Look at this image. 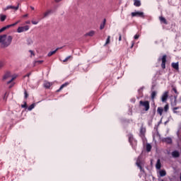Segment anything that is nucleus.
<instances>
[{
    "label": "nucleus",
    "instance_id": "nucleus-1",
    "mask_svg": "<svg viewBox=\"0 0 181 181\" xmlns=\"http://www.w3.org/2000/svg\"><path fill=\"white\" fill-rule=\"evenodd\" d=\"M6 36V34L0 35V43H1L3 47H8V46H10L12 43V39H13L11 35L8 36L7 38Z\"/></svg>",
    "mask_w": 181,
    "mask_h": 181
},
{
    "label": "nucleus",
    "instance_id": "nucleus-2",
    "mask_svg": "<svg viewBox=\"0 0 181 181\" xmlns=\"http://www.w3.org/2000/svg\"><path fill=\"white\" fill-rule=\"evenodd\" d=\"M168 56L166 54L163 55L162 57V58H158V62H162L161 63V68L163 69V70H165V69H166V59H167Z\"/></svg>",
    "mask_w": 181,
    "mask_h": 181
},
{
    "label": "nucleus",
    "instance_id": "nucleus-3",
    "mask_svg": "<svg viewBox=\"0 0 181 181\" xmlns=\"http://www.w3.org/2000/svg\"><path fill=\"white\" fill-rule=\"evenodd\" d=\"M139 105H141L142 107H144L145 111H149V108H151V106L149 105V101L146 100H140L139 101Z\"/></svg>",
    "mask_w": 181,
    "mask_h": 181
},
{
    "label": "nucleus",
    "instance_id": "nucleus-4",
    "mask_svg": "<svg viewBox=\"0 0 181 181\" xmlns=\"http://www.w3.org/2000/svg\"><path fill=\"white\" fill-rule=\"evenodd\" d=\"M127 137L129 138V142L130 145H132L133 147L136 146V140H135L134 138V135L132 134H129Z\"/></svg>",
    "mask_w": 181,
    "mask_h": 181
},
{
    "label": "nucleus",
    "instance_id": "nucleus-5",
    "mask_svg": "<svg viewBox=\"0 0 181 181\" xmlns=\"http://www.w3.org/2000/svg\"><path fill=\"white\" fill-rule=\"evenodd\" d=\"M28 29H29V25L18 27L17 29V32L18 33H22L23 32H28Z\"/></svg>",
    "mask_w": 181,
    "mask_h": 181
},
{
    "label": "nucleus",
    "instance_id": "nucleus-6",
    "mask_svg": "<svg viewBox=\"0 0 181 181\" xmlns=\"http://www.w3.org/2000/svg\"><path fill=\"white\" fill-rule=\"evenodd\" d=\"M20 22H21V21H18L17 22H16L13 24L8 25H6V26L3 27L1 29L3 30V32H5V30H6V29H9V28L16 26V25H18V23H19Z\"/></svg>",
    "mask_w": 181,
    "mask_h": 181
},
{
    "label": "nucleus",
    "instance_id": "nucleus-7",
    "mask_svg": "<svg viewBox=\"0 0 181 181\" xmlns=\"http://www.w3.org/2000/svg\"><path fill=\"white\" fill-rule=\"evenodd\" d=\"M132 18L135 16H139V18H144V12H141V11L132 12Z\"/></svg>",
    "mask_w": 181,
    "mask_h": 181
},
{
    "label": "nucleus",
    "instance_id": "nucleus-8",
    "mask_svg": "<svg viewBox=\"0 0 181 181\" xmlns=\"http://www.w3.org/2000/svg\"><path fill=\"white\" fill-rule=\"evenodd\" d=\"M8 9H14L15 11H18L19 9V4L17 6H7L6 8H4V11H8Z\"/></svg>",
    "mask_w": 181,
    "mask_h": 181
},
{
    "label": "nucleus",
    "instance_id": "nucleus-9",
    "mask_svg": "<svg viewBox=\"0 0 181 181\" xmlns=\"http://www.w3.org/2000/svg\"><path fill=\"white\" fill-rule=\"evenodd\" d=\"M53 10H47L45 13H44L43 16L42 17V19H45V18H47L49 15L53 13Z\"/></svg>",
    "mask_w": 181,
    "mask_h": 181
},
{
    "label": "nucleus",
    "instance_id": "nucleus-10",
    "mask_svg": "<svg viewBox=\"0 0 181 181\" xmlns=\"http://www.w3.org/2000/svg\"><path fill=\"white\" fill-rule=\"evenodd\" d=\"M12 76V74H11V71H6L4 76H3V80H6L8 78H9V77Z\"/></svg>",
    "mask_w": 181,
    "mask_h": 181
},
{
    "label": "nucleus",
    "instance_id": "nucleus-11",
    "mask_svg": "<svg viewBox=\"0 0 181 181\" xmlns=\"http://www.w3.org/2000/svg\"><path fill=\"white\" fill-rule=\"evenodd\" d=\"M43 86L45 87V88H50V87H52V83L47 81H45L43 83Z\"/></svg>",
    "mask_w": 181,
    "mask_h": 181
},
{
    "label": "nucleus",
    "instance_id": "nucleus-12",
    "mask_svg": "<svg viewBox=\"0 0 181 181\" xmlns=\"http://www.w3.org/2000/svg\"><path fill=\"white\" fill-rule=\"evenodd\" d=\"M141 158L139 157L136 160V166H138V168H139L140 170H142L143 168H142V165H141Z\"/></svg>",
    "mask_w": 181,
    "mask_h": 181
},
{
    "label": "nucleus",
    "instance_id": "nucleus-13",
    "mask_svg": "<svg viewBox=\"0 0 181 181\" xmlns=\"http://www.w3.org/2000/svg\"><path fill=\"white\" fill-rule=\"evenodd\" d=\"M171 66L173 69H175V70H177V71H179V62H177V63L173 62L171 64Z\"/></svg>",
    "mask_w": 181,
    "mask_h": 181
},
{
    "label": "nucleus",
    "instance_id": "nucleus-14",
    "mask_svg": "<svg viewBox=\"0 0 181 181\" xmlns=\"http://www.w3.org/2000/svg\"><path fill=\"white\" fill-rule=\"evenodd\" d=\"M171 155L173 158H179V156H180V153L177 151H174L172 152Z\"/></svg>",
    "mask_w": 181,
    "mask_h": 181
},
{
    "label": "nucleus",
    "instance_id": "nucleus-15",
    "mask_svg": "<svg viewBox=\"0 0 181 181\" xmlns=\"http://www.w3.org/2000/svg\"><path fill=\"white\" fill-rule=\"evenodd\" d=\"M69 82H66L65 83H63L60 88L57 90V93L62 91V89L64 88V87H67V86H69Z\"/></svg>",
    "mask_w": 181,
    "mask_h": 181
},
{
    "label": "nucleus",
    "instance_id": "nucleus-16",
    "mask_svg": "<svg viewBox=\"0 0 181 181\" xmlns=\"http://www.w3.org/2000/svg\"><path fill=\"white\" fill-rule=\"evenodd\" d=\"M59 49H62V47L61 48L58 47L55 50L49 52L47 54L48 57L53 56V54H56V53L57 52V50H59Z\"/></svg>",
    "mask_w": 181,
    "mask_h": 181
},
{
    "label": "nucleus",
    "instance_id": "nucleus-17",
    "mask_svg": "<svg viewBox=\"0 0 181 181\" xmlns=\"http://www.w3.org/2000/svg\"><path fill=\"white\" fill-rule=\"evenodd\" d=\"M146 132V129L145 127H144V126H141V129H140V135L144 136V135H145Z\"/></svg>",
    "mask_w": 181,
    "mask_h": 181
},
{
    "label": "nucleus",
    "instance_id": "nucleus-18",
    "mask_svg": "<svg viewBox=\"0 0 181 181\" xmlns=\"http://www.w3.org/2000/svg\"><path fill=\"white\" fill-rule=\"evenodd\" d=\"M159 20L161 22V23H164V25H168V21H166V18H165L164 17H159Z\"/></svg>",
    "mask_w": 181,
    "mask_h": 181
},
{
    "label": "nucleus",
    "instance_id": "nucleus-19",
    "mask_svg": "<svg viewBox=\"0 0 181 181\" xmlns=\"http://www.w3.org/2000/svg\"><path fill=\"white\" fill-rule=\"evenodd\" d=\"M168 100V92H165L162 96V102L165 103Z\"/></svg>",
    "mask_w": 181,
    "mask_h": 181
},
{
    "label": "nucleus",
    "instance_id": "nucleus-20",
    "mask_svg": "<svg viewBox=\"0 0 181 181\" xmlns=\"http://www.w3.org/2000/svg\"><path fill=\"white\" fill-rule=\"evenodd\" d=\"M156 169H160V168H162V164L160 163V159H158V160H157V163H156Z\"/></svg>",
    "mask_w": 181,
    "mask_h": 181
},
{
    "label": "nucleus",
    "instance_id": "nucleus-21",
    "mask_svg": "<svg viewBox=\"0 0 181 181\" xmlns=\"http://www.w3.org/2000/svg\"><path fill=\"white\" fill-rule=\"evenodd\" d=\"M134 6H137V7L141 6V1L140 0H134Z\"/></svg>",
    "mask_w": 181,
    "mask_h": 181
},
{
    "label": "nucleus",
    "instance_id": "nucleus-22",
    "mask_svg": "<svg viewBox=\"0 0 181 181\" xmlns=\"http://www.w3.org/2000/svg\"><path fill=\"white\" fill-rule=\"evenodd\" d=\"M94 35H95V31L91 30V31L87 33L85 35V36L93 37V36H94Z\"/></svg>",
    "mask_w": 181,
    "mask_h": 181
},
{
    "label": "nucleus",
    "instance_id": "nucleus-23",
    "mask_svg": "<svg viewBox=\"0 0 181 181\" xmlns=\"http://www.w3.org/2000/svg\"><path fill=\"white\" fill-rule=\"evenodd\" d=\"M110 42H111V36L109 35V36H107L106 42L103 46L105 47V46H107V45H110Z\"/></svg>",
    "mask_w": 181,
    "mask_h": 181
},
{
    "label": "nucleus",
    "instance_id": "nucleus-24",
    "mask_svg": "<svg viewBox=\"0 0 181 181\" xmlns=\"http://www.w3.org/2000/svg\"><path fill=\"white\" fill-rule=\"evenodd\" d=\"M106 22H107V20L105 18L103 20V23L100 24V30H103V29H104V28H105V23Z\"/></svg>",
    "mask_w": 181,
    "mask_h": 181
},
{
    "label": "nucleus",
    "instance_id": "nucleus-25",
    "mask_svg": "<svg viewBox=\"0 0 181 181\" xmlns=\"http://www.w3.org/2000/svg\"><path fill=\"white\" fill-rule=\"evenodd\" d=\"M157 112L159 114V115H162V114H163V108L161 107H158Z\"/></svg>",
    "mask_w": 181,
    "mask_h": 181
},
{
    "label": "nucleus",
    "instance_id": "nucleus-26",
    "mask_svg": "<svg viewBox=\"0 0 181 181\" xmlns=\"http://www.w3.org/2000/svg\"><path fill=\"white\" fill-rule=\"evenodd\" d=\"M146 149L147 152H151V151L152 149V146L149 144H147L146 146Z\"/></svg>",
    "mask_w": 181,
    "mask_h": 181
},
{
    "label": "nucleus",
    "instance_id": "nucleus-27",
    "mask_svg": "<svg viewBox=\"0 0 181 181\" xmlns=\"http://www.w3.org/2000/svg\"><path fill=\"white\" fill-rule=\"evenodd\" d=\"M160 176H161V177H163V176H166V171L165 170H160Z\"/></svg>",
    "mask_w": 181,
    "mask_h": 181
},
{
    "label": "nucleus",
    "instance_id": "nucleus-28",
    "mask_svg": "<svg viewBox=\"0 0 181 181\" xmlns=\"http://www.w3.org/2000/svg\"><path fill=\"white\" fill-rule=\"evenodd\" d=\"M70 59H73V57L71 55L68 56L66 58H65L63 60L64 63H66V62H69V60H70Z\"/></svg>",
    "mask_w": 181,
    "mask_h": 181
},
{
    "label": "nucleus",
    "instance_id": "nucleus-29",
    "mask_svg": "<svg viewBox=\"0 0 181 181\" xmlns=\"http://www.w3.org/2000/svg\"><path fill=\"white\" fill-rule=\"evenodd\" d=\"M16 77H17L16 76H12L11 80L8 81L7 82V84H11V83H12V81H13L16 78Z\"/></svg>",
    "mask_w": 181,
    "mask_h": 181
},
{
    "label": "nucleus",
    "instance_id": "nucleus-30",
    "mask_svg": "<svg viewBox=\"0 0 181 181\" xmlns=\"http://www.w3.org/2000/svg\"><path fill=\"white\" fill-rule=\"evenodd\" d=\"M35 103H33L32 105H30L29 107H28V111H32V110L33 109V108H35Z\"/></svg>",
    "mask_w": 181,
    "mask_h": 181
},
{
    "label": "nucleus",
    "instance_id": "nucleus-31",
    "mask_svg": "<svg viewBox=\"0 0 181 181\" xmlns=\"http://www.w3.org/2000/svg\"><path fill=\"white\" fill-rule=\"evenodd\" d=\"M0 17H1V22H4V21L6 19V16L5 15H1Z\"/></svg>",
    "mask_w": 181,
    "mask_h": 181
},
{
    "label": "nucleus",
    "instance_id": "nucleus-32",
    "mask_svg": "<svg viewBox=\"0 0 181 181\" xmlns=\"http://www.w3.org/2000/svg\"><path fill=\"white\" fill-rule=\"evenodd\" d=\"M155 97H156V91H153L151 93V98H152V100H153L155 98Z\"/></svg>",
    "mask_w": 181,
    "mask_h": 181
},
{
    "label": "nucleus",
    "instance_id": "nucleus-33",
    "mask_svg": "<svg viewBox=\"0 0 181 181\" xmlns=\"http://www.w3.org/2000/svg\"><path fill=\"white\" fill-rule=\"evenodd\" d=\"M164 111L165 112H168V111H169V105H165L164 107Z\"/></svg>",
    "mask_w": 181,
    "mask_h": 181
},
{
    "label": "nucleus",
    "instance_id": "nucleus-34",
    "mask_svg": "<svg viewBox=\"0 0 181 181\" xmlns=\"http://www.w3.org/2000/svg\"><path fill=\"white\" fill-rule=\"evenodd\" d=\"M118 35H119V42H121V40H122V34H121V33H119Z\"/></svg>",
    "mask_w": 181,
    "mask_h": 181
},
{
    "label": "nucleus",
    "instance_id": "nucleus-35",
    "mask_svg": "<svg viewBox=\"0 0 181 181\" xmlns=\"http://www.w3.org/2000/svg\"><path fill=\"white\" fill-rule=\"evenodd\" d=\"M22 108H28V103H26V102L24 103V105H21Z\"/></svg>",
    "mask_w": 181,
    "mask_h": 181
},
{
    "label": "nucleus",
    "instance_id": "nucleus-36",
    "mask_svg": "<svg viewBox=\"0 0 181 181\" xmlns=\"http://www.w3.org/2000/svg\"><path fill=\"white\" fill-rule=\"evenodd\" d=\"M176 110H179V107H175L173 108V112L174 114H177V111Z\"/></svg>",
    "mask_w": 181,
    "mask_h": 181
},
{
    "label": "nucleus",
    "instance_id": "nucleus-37",
    "mask_svg": "<svg viewBox=\"0 0 181 181\" xmlns=\"http://www.w3.org/2000/svg\"><path fill=\"white\" fill-rule=\"evenodd\" d=\"M24 95H25V98H28V97H29V94L28 93V91L26 90L24 91Z\"/></svg>",
    "mask_w": 181,
    "mask_h": 181
},
{
    "label": "nucleus",
    "instance_id": "nucleus-38",
    "mask_svg": "<svg viewBox=\"0 0 181 181\" xmlns=\"http://www.w3.org/2000/svg\"><path fill=\"white\" fill-rule=\"evenodd\" d=\"M4 66H5V64L4 63V62L0 61V69H2V67H4Z\"/></svg>",
    "mask_w": 181,
    "mask_h": 181
},
{
    "label": "nucleus",
    "instance_id": "nucleus-39",
    "mask_svg": "<svg viewBox=\"0 0 181 181\" xmlns=\"http://www.w3.org/2000/svg\"><path fill=\"white\" fill-rule=\"evenodd\" d=\"M166 141L168 143V144H172V139L170 138H167L166 139Z\"/></svg>",
    "mask_w": 181,
    "mask_h": 181
},
{
    "label": "nucleus",
    "instance_id": "nucleus-40",
    "mask_svg": "<svg viewBox=\"0 0 181 181\" xmlns=\"http://www.w3.org/2000/svg\"><path fill=\"white\" fill-rule=\"evenodd\" d=\"M31 23H33V25H37L39 23V21H32Z\"/></svg>",
    "mask_w": 181,
    "mask_h": 181
},
{
    "label": "nucleus",
    "instance_id": "nucleus-41",
    "mask_svg": "<svg viewBox=\"0 0 181 181\" xmlns=\"http://www.w3.org/2000/svg\"><path fill=\"white\" fill-rule=\"evenodd\" d=\"M173 90L175 94H179V93L177 92V89H176V88H173Z\"/></svg>",
    "mask_w": 181,
    "mask_h": 181
},
{
    "label": "nucleus",
    "instance_id": "nucleus-42",
    "mask_svg": "<svg viewBox=\"0 0 181 181\" xmlns=\"http://www.w3.org/2000/svg\"><path fill=\"white\" fill-rule=\"evenodd\" d=\"M35 63H37L38 64H42V63H43V60L36 61Z\"/></svg>",
    "mask_w": 181,
    "mask_h": 181
},
{
    "label": "nucleus",
    "instance_id": "nucleus-43",
    "mask_svg": "<svg viewBox=\"0 0 181 181\" xmlns=\"http://www.w3.org/2000/svg\"><path fill=\"white\" fill-rule=\"evenodd\" d=\"M134 39H139V35L136 34L134 35Z\"/></svg>",
    "mask_w": 181,
    "mask_h": 181
},
{
    "label": "nucleus",
    "instance_id": "nucleus-44",
    "mask_svg": "<svg viewBox=\"0 0 181 181\" xmlns=\"http://www.w3.org/2000/svg\"><path fill=\"white\" fill-rule=\"evenodd\" d=\"M32 74V73H28V74H27L25 76V77H30V75Z\"/></svg>",
    "mask_w": 181,
    "mask_h": 181
},
{
    "label": "nucleus",
    "instance_id": "nucleus-45",
    "mask_svg": "<svg viewBox=\"0 0 181 181\" xmlns=\"http://www.w3.org/2000/svg\"><path fill=\"white\" fill-rule=\"evenodd\" d=\"M29 52L31 54V55L35 56V53L33 52V50H30Z\"/></svg>",
    "mask_w": 181,
    "mask_h": 181
},
{
    "label": "nucleus",
    "instance_id": "nucleus-46",
    "mask_svg": "<svg viewBox=\"0 0 181 181\" xmlns=\"http://www.w3.org/2000/svg\"><path fill=\"white\" fill-rule=\"evenodd\" d=\"M134 42H132V46L130 47L131 49H132V47H134Z\"/></svg>",
    "mask_w": 181,
    "mask_h": 181
},
{
    "label": "nucleus",
    "instance_id": "nucleus-47",
    "mask_svg": "<svg viewBox=\"0 0 181 181\" xmlns=\"http://www.w3.org/2000/svg\"><path fill=\"white\" fill-rule=\"evenodd\" d=\"M13 86H14V83H12V84L8 87V88H12V87H13Z\"/></svg>",
    "mask_w": 181,
    "mask_h": 181
},
{
    "label": "nucleus",
    "instance_id": "nucleus-48",
    "mask_svg": "<svg viewBox=\"0 0 181 181\" xmlns=\"http://www.w3.org/2000/svg\"><path fill=\"white\" fill-rule=\"evenodd\" d=\"M28 14H25L23 16V18H28Z\"/></svg>",
    "mask_w": 181,
    "mask_h": 181
},
{
    "label": "nucleus",
    "instance_id": "nucleus-49",
    "mask_svg": "<svg viewBox=\"0 0 181 181\" xmlns=\"http://www.w3.org/2000/svg\"><path fill=\"white\" fill-rule=\"evenodd\" d=\"M62 0H55V2L57 4L59 2H61Z\"/></svg>",
    "mask_w": 181,
    "mask_h": 181
},
{
    "label": "nucleus",
    "instance_id": "nucleus-50",
    "mask_svg": "<svg viewBox=\"0 0 181 181\" xmlns=\"http://www.w3.org/2000/svg\"><path fill=\"white\" fill-rule=\"evenodd\" d=\"M32 11H35V7L31 6Z\"/></svg>",
    "mask_w": 181,
    "mask_h": 181
},
{
    "label": "nucleus",
    "instance_id": "nucleus-51",
    "mask_svg": "<svg viewBox=\"0 0 181 181\" xmlns=\"http://www.w3.org/2000/svg\"><path fill=\"white\" fill-rule=\"evenodd\" d=\"M2 32H4V30L1 29H0V33H2Z\"/></svg>",
    "mask_w": 181,
    "mask_h": 181
},
{
    "label": "nucleus",
    "instance_id": "nucleus-52",
    "mask_svg": "<svg viewBox=\"0 0 181 181\" xmlns=\"http://www.w3.org/2000/svg\"><path fill=\"white\" fill-rule=\"evenodd\" d=\"M174 98H175V100H177V95L174 96Z\"/></svg>",
    "mask_w": 181,
    "mask_h": 181
},
{
    "label": "nucleus",
    "instance_id": "nucleus-53",
    "mask_svg": "<svg viewBox=\"0 0 181 181\" xmlns=\"http://www.w3.org/2000/svg\"><path fill=\"white\" fill-rule=\"evenodd\" d=\"M180 181H181V173H180Z\"/></svg>",
    "mask_w": 181,
    "mask_h": 181
},
{
    "label": "nucleus",
    "instance_id": "nucleus-54",
    "mask_svg": "<svg viewBox=\"0 0 181 181\" xmlns=\"http://www.w3.org/2000/svg\"><path fill=\"white\" fill-rule=\"evenodd\" d=\"M41 19H42V18H40V21H41Z\"/></svg>",
    "mask_w": 181,
    "mask_h": 181
},
{
    "label": "nucleus",
    "instance_id": "nucleus-55",
    "mask_svg": "<svg viewBox=\"0 0 181 181\" xmlns=\"http://www.w3.org/2000/svg\"><path fill=\"white\" fill-rule=\"evenodd\" d=\"M27 23H30V22L28 21V22H27Z\"/></svg>",
    "mask_w": 181,
    "mask_h": 181
},
{
    "label": "nucleus",
    "instance_id": "nucleus-56",
    "mask_svg": "<svg viewBox=\"0 0 181 181\" xmlns=\"http://www.w3.org/2000/svg\"><path fill=\"white\" fill-rule=\"evenodd\" d=\"M161 181H163V180H162Z\"/></svg>",
    "mask_w": 181,
    "mask_h": 181
}]
</instances>
